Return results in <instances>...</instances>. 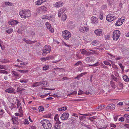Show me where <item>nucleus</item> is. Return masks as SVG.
I'll return each mask as SVG.
<instances>
[{
    "instance_id": "f257e3e1",
    "label": "nucleus",
    "mask_w": 129,
    "mask_h": 129,
    "mask_svg": "<svg viewBox=\"0 0 129 129\" xmlns=\"http://www.w3.org/2000/svg\"><path fill=\"white\" fill-rule=\"evenodd\" d=\"M19 14L22 18L26 19L31 15V12L28 10H23L19 12Z\"/></svg>"
},
{
    "instance_id": "f03ea898",
    "label": "nucleus",
    "mask_w": 129,
    "mask_h": 129,
    "mask_svg": "<svg viewBox=\"0 0 129 129\" xmlns=\"http://www.w3.org/2000/svg\"><path fill=\"white\" fill-rule=\"evenodd\" d=\"M41 123L42 124L44 129H51L52 125L49 121L47 119H43L41 121Z\"/></svg>"
},
{
    "instance_id": "7ed1b4c3",
    "label": "nucleus",
    "mask_w": 129,
    "mask_h": 129,
    "mask_svg": "<svg viewBox=\"0 0 129 129\" xmlns=\"http://www.w3.org/2000/svg\"><path fill=\"white\" fill-rule=\"evenodd\" d=\"M62 35L63 38L67 40H68L71 36L70 32L67 30L62 31Z\"/></svg>"
},
{
    "instance_id": "20e7f679",
    "label": "nucleus",
    "mask_w": 129,
    "mask_h": 129,
    "mask_svg": "<svg viewBox=\"0 0 129 129\" xmlns=\"http://www.w3.org/2000/svg\"><path fill=\"white\" fill-rule=\"evenodd\" d=\"M51 51V47L49 45H46L43 49V55L44 56L46 55L47 54L49 53Z\"/></svg>"
},
{
    "instance_id": "39448f33",
    "label": "nucleus",
    "mask_w": 129,
    "mask_h": 129,
    "mask_svg": "<svg viewBox=\"0 0 129 129\" xmlns=\"http://www.w3.org/2000/svg\"><path fill=\"white\" fill-rule=\"evenodd\" d=\"M120 35V31L118 30H114L113 33V38L114 40L117 41Z\"/></svg>"
},
{
    "instance_id": "423d86ee",
    "label": "nucleus",
    "mask_w": 129,
    "mask_h": 129,
    "mask_svg": "<svg viewBox=\"0 0 129 129\" xmlns=\"http://www.w3.org/2000/svg\"><path fill=\"white\" fill-rule=\"evenodd\" d=\"M116 18V17L114 15L111 14H110L108 15L106 17V20L109 21L111 22L114 20Z\"/></svg>"
},
{
    "instance_id": "0eeeda50",
    "label": "nucleus",
    "mask_w": 129,
    "mask_h": 129,
    "mask_svg": "<svg viewBox=\"0 0 129 129\" xmlns=\"http://www.w3.org/2000/svg\"><path fill=\"white\" fill-rule=\"evenodd\" d=\"M125 18H121L120 19H118L115 24L117 26H119L121 25L124 21Z\"/></svg>"
},
{
    "instance_id": "6e6552de",
    "label": "nucleus",
    "mask_w": 129,
    "mask_h": 129,
    "mask_svg": "<svg viewBox=\"0 0 129 129\" xmlns=\"http://www.w3.org/2000/svg\"><path fill=\"white\" fill-rule=\"evenodd\" d=\"M66 9V8L63 7L59 10L58 13V16L59 17H60L61 15L64 12Z\"/></svg>"
},
{
    "instance_id": "1a4fd4ad",
    "label": "nucleus",
    "mask_w": 129,
    "mask_h": 129,
    "mask_svg": "<svg viewBox=\"0 0 129 129\" xmlns=\"http://www.w3.org/2000/svg\"><path fill=\"white\" fill-rule=\"evenodd\" d=\"M94 33L96 35L100 36L102 34V30L101 29H98L94 31Z\"/></svg>"
},
{
    "instance_id": "9d476101",
    "label": "nucleus",
    "mask_w": 129,
    "mask_h": 129,
    "mask_svg": "<svg viewBox=\"0 0 129 129\" xmlns=\"http://www.w3.org/2000/svg\"><path fill=\"white\" fill-rule=\"evenodd\" d=\"M115 107V106L114 104H112L108 105L107 107L106 108L107 109L112 111L114 109Z\"/></svg>"
},
{
    "instance_id": "9b49d317",
    "label": "nucleus",
    "mask_w": 129,
    "mask_h": 129,
    "mask_svg": "<svg viewBox=\"0 0 129 129\" xmlns=\"http://www.w3.org/2000/svg\"><path fill=\"white\" fill-rule=\"evenodd\" d=\"M88 30V28L84 26H80L79 28V30L82 32H84L87 31Z\"/></svg>"
},
{
    "instance_id": "f8f14e48",
    "label": "nucleus",
    "mask_w": 129,
    "mask_h": 129,
    "mask_svg": "<svg viewBox=\"0 0 129 129\" xmlns=\"http://www.w3.org/2000/svg\"><path fill=\"white\" fill-rule=\"evenodd\" d=\"M69 116V113H63L62 116H61V119L63 120H64L67 119Z\"/></svg>"
},
{
    "instance_id": "ddd939ff",
    "label": "nucleus",
    "mask_w": 129,
    "mask_h": 129,
    "mask_svg": "<svg viewBox=\"0 0 129 129\" xmlns=\"http://www.w3.org/2000/svg\"><path fill=\"white\" fill-rule=\"evenodd\" d=\"M45 24L46 27L47 29H48L52 33H53L54 31L53 29L51 27V25L48 22H46Z\"/></svg>"
},
{
    "instance_id": "4468645a",
    "label": "nucleus",
    "mask_w": 129,
    "mask_h": 129,
    "mask_svg": "<svg viewBox=\"0 0 129 129\" xmlns=\"http://www.w3.org/2000/svg\"><path fill=\"white\" fill-rule=\"evenodd\" d=\"M91 20L93 24H96L98 23V18L94 16H93L92 17Z\"/></svg>"
},
{
    "instance_id": "2eb2a0df",
    "label": "nucleus",
    "mask_w": 129,
    "mask_h": 129,
    "mask_svg": "<svg viewBox=\"0 0 129 129\" xmlns=\"http://www.w3.org/2000/svg\"><path fill=\"white\" fill-rule=\"evenodd\" d=\"M15 90V89L12 87L8 88L6 89L5 90V91L10 93H13Z\"/></svg>"
},
{
    "instance_id": "dca6fc26",
    "label": "nucleus",
    "mask_w": 129,
    "mask_h": 129,
    "mask_svg": "<svg viewBox=\"0 0 129 129\" xmlns=\"http://www.w3.org/2000/svg\"><path fill=\"white\" fill-rule=\"evenodd\" d=\"M80 52L81 54L86 55H90L91 53V52H88L86 51L84 49L80 50Z\"/></svg>"
},
{
    "instance_id": "f3484780",
    "label": "nucleus",
    "mask_w": 129,
    "mask_h": 129,
    "mask_svg": "<svg viewBox=\"0 0 129 129\" xmlns=\"http://www.w3.org/2000/svg\"><path fill=\"white\" fill-rule=\"evenodd\" d=\"M63 4L62 2H58L56 3L54 6L57 8H58L62 6Z\"/></svg>"
},
{
    "instance_id": "a211bd4d",
    "label": "nucleus",
    "mask_w": 129,
    "mask_h": 129,
    "mask_svg": "<svg viewBox=\"0 0 129 129\" xmlns=\"http://www.w3.org/2000/svg\"><path fill=\"white\" fill-rule=\"evenodd\" d=\"M105 107V105H101L99 107H98L95 109L96 110L98 111H100L104 108Z\"/></svg>"
},
{
    "instance_id": "6ab92c4d",
    "label": "nucleus",
    "mask_w": 129,
    "mask_h": 129,
    "mask_svg": "<svg viewBox=\"0 0 129 129\" xmlns=\"http://www.w3.org/2000/svg\"><path fill=\"white\" fill-rule=\"evenodd\" d=\"M23 40L27 44H31L32 43H34L36 42V41H32L29 40H27L25 39L24 38L23 39Z\"/></svg>"
},
{
    "instance_id": "aec40b11",
    "label": "nucleus",
    "mask_w": 129,
    "mask_h": 129,
    "mask_svg": "<svg viewBox=\"0 0 129 129\" xmlns=\"http://www.w3.org/2000/svg\"><path fill=\"white\" fill-rule=\"evenodd\" d=\"M12 73L16 79L19 78L20 77V75L14 71H12Z\"/></svg>"
},
{
    "instance_id": "412c9836",
    "label": "nucleus",
    "mask_w": 129,
    "mask_h": 129,
    "mask_svg": "<svg viewBox=\"0 0 129 129\" xmlns=\"http://www.w3.org/2000/svg\"><path fill=\"white\" fill-rule=\"evenodd\" d=\"M18 118V117H17V118ZM17 119V118L15 117L14 116H12V121L13 122V124H17V123L18 121Z\"/></svg>"
},
{
    "instance_id": "4be33fe9",
    "label": "nucleus",
    "mask_w": 129,
    "mask_h": 129,
    "mask_svg": "<svg viewBox=\"0 0 129 129\" xmlns=\"http://www.w3.org/2000/svg\"><path fill=\"white\" fill-rule=\"evenodd\" d=\"M110 84L111 86L113 89H115L116 87V85L114 82L112 80L110 81Z\"/></svg>"
},
{
    "instance_id": "5701e85b",
    "label": "nucleus",
    "mask_w": 129,
    "mask_h": 129,
    "mask_svg": "<svg viewBox=\"0 0 129 129\" xmlns=\"http://www.w3.org/2000/svg\"><path fill=\"white\" fill-rule=\"evenodd\" d=\"M47 10V8L44 6H42L39 8V10H41L44 12H45Z\"/></svg>"
},
{
    "instance_id": "b1692460",
    "label": "nucleus",
    "mask_w": 129,
    "mask_h": 129,
    "mask_svg": "<svg viewBox=\"0 0 129 129\" xmlns=\"http://www.w3.org/2000/svg\"><path fill=\"white\" fill-rule=\"evenodd\" d=\"M85 60L87 62H89L92 60V58L91 56L88 57L86 58Z\"/></svg>"
},
{
    "instance_id": "393cba45",
    "label": "nucleus",
    "mask_w": 129,
    "mask_h": 129,
    "mask_svg": "<svg viewBox=\"0 0 129 129\" xmlns=\"http://www.w3.org/2000/svg\"><path fill=\"white\" fill-rule=\"evenodd\" d=\"M87 74V72H85L84 73H82L78 75L75 78V79H78L79 78L81 77H82L84 75H85Z\"/></svg>"
},
{
    "instance_id": "a878e982",
    "label": "nucleus",
    "mask_w": 129,
    "mask_h": 129,
    "mask_svg": "<svg viewBox=\"0 0 129 129\" xmlns=\"http://www.w3.org/2000/svg\"><path fill=\"white\" fill-rule=\"evenodd\" d=\"M122 77L123 80L125 81L128 82L129 81V79L126 75H124Z\"/></svg>"
},
{
    "instance_id": "bb28decb",
    "label": "nucleus",
    "mask_w": 129,
    "mask_h": 129,
    "mask_svg": "<svg viewBox=\"0 0 129 129\" xmlns=\"http://www.w3.org/2000/svg\"><path fill=\"white\" fill-rule=\"evenodd\" d=\"M111 78L114 81L117 82L118 80V79L115 77L113 75H112Z\"/></svg>"
},
{
    "instance_id": "cd10ccee",
    "label": "nucleus",
    "mask_w": 129,
    "mask_h": 129,
    "mask_svg": "<svg viewBox=\"0 0 129 129\" xmlns=\"http://www.w3.org/2000/svg\"><path fill=\"white\" fill-rule=\"evenodd\" d=\"M41 82V85L42 86H47V82L43 81Z\"/></svg>"
},
{
    "instance_id": "c85d7f7f",
    "label": "nucleus",
    "mask_w": 129,
    "mask_h": 129,
    "mask_svg": "<svg viewBox=\"0 0 129 129\" xmlns=\"http://www.w3.org/2000/svg\"><path fill=\"white\" fill-rule=\"evenodd\" d=\"M67 107H64L59 108L58 109V110L60 111H61L65 110L67 109Z\"/></svg>"
},
{
    "instance_id": "c756f323",
    "label": "nucleus",
    "mask_w": 129,
    "mask_h": 129,
    "mask_svg": "<svg viewBox=\"0 0 129 129\" xmlns=\"http://www.w3.org/2000/svg\"><path fill=\"white\" fill-rule=\"evenodd\" d=\"M59 124L57 123H55L54 125V126L55 129H60V126Z\"/></svg>"
},
{
    "instance_id": "7c9ffc66",
    "label": "nucleus",
    "mask_w": 129,
    "mask_h": 129,
    "mask_svg": "<svg viewBox=\"0 0 129 129\" xmlns=\"http://www.w3.org/2000/svg\"><path fill=\"white\" fill-rule=\"evenodd\" d=\"M39 85H41V82H36L33 85V87H36L39 86Z\"/></svg>"
},
{
    "instance_id": "2f4dec72",
    "label": "nucleus",
    "mask_w": 129,
    "mask_h": 129,
    "mask_svg": "<svg viewBox=\"0 0 129 129\" xmlns=\"http://www.w3.org/2000/svg\"><path fill=\"white\" fill-rule=\"evenodd\" d=\"M40 1V0H38V1H36L35 3L38 6L41 5L43 3L41 1Z\"/></svg>"
},
{
    "instance_id": "473e14b6",
    "label": "nucleus",
    "mask_w": 129,
    "mask_h": 129,
    "mask_svg": "<svg viewBox=\"0 0 129 129\" xmlns=\"http://www.w3.org/2000/svg\"><path fill=\"white\" fill-rule=\"evenodd\" d=\"M67 15L66 14H64L62 17V21H65L67 19Z\"/></svg>"
},
{
    "instance_id": "72a5a7b5",
    "label": "nucleus",
    "mask_w": 129,
    "mask_h": 129,
    "mask_svg": "<svg viewBox=\"0 0 129 129\" xmlns=\"http://www.w3.org/2000/svg\"><path fill=\"white\" fill-rule=\"evenodd\" d=\"M118 86L119 87V89H121L123 88V84L119 82L118 84Z\"/></svg>"
},
{
    "instance_id": "f704fd0d",
    "label": "nucleus",
    "mask_w": 129,
    "mask_h": 129,
    "mask_svg": "<svg viewBox=\"0 0 129 129\" xmlns=\"http://www.w3.org/2000/svg\"><path fill=\"white\" fill-rule=\"evenodd\" d=\"M19 81L20 82L22 83H26L28 82V80L26 79H21Z\"/></svg>"
},
{
    "instance_id": "c9c22d12",
    "label": "nucleus",
    "mask_w": 129,
    "mask_h": 129,
    "mask_svg": "<svg viewBox=\"0 0 129 129\" xmlns=\"http://www.w3.org/2000/svg\"><path fill=\"white\" fill-rule=\"evenodd\" d=\"M54 69L56 70L57 71H60V72H63L64 71V69L62 68H55Z\"/></svg>"
},
{
    "instance_id": "e433bc0d",
    "label": "nucleus",
    "mask_w": 129,
    "mask_h": 129,
    "mask_svg": "<svg viewBox=\"0 0 129 129\" xmlns=\"http://www.w3.org/2000/svg\"><path fill=\"white\" fill-rule=\"evenodd\" d=\"M49 67V66L48 65H46L44 66L43 67V69L44 70L46 71L47 70Z\"/></svg>"
},
{
    "instance_id": "4c0bfd02",
    "label": "nucleus",
    "mask_w": 129,
    "mask_h": 129,
    "mask_svg": "<svg viewBox=\"0 0 129 129\" xmlns=\"http://www.w3.org/2000/svg\"><path fill=\"white\" fill-rule=\"evenodd\" d=\"M6 32L9 34L11 33L13 31V29L12 28H10L6 30Z\"/></svg>"
},
{
    "instance_id": "58836bf2",
    "label": "nucleus",
    "mask_w": 129,
    "mask_h": 129,
    "mask_svg": "<svg viewBox=\"0 0 129 129\" xmlns=\"http://www.w3.org/2000/svg\"><path fill=\"white\" fill-rule=\"evenodd\" d=\"M17 102V108H19V107H20V106L21 105V103L19 101V100H16Z\"/></svg>"
},
{
    "instance_id": "ea45409f",
    "label": "nucleus",
    "mask_w": 129,
    "mask_h": 129,
    "mask_svg": "<svg viewBox=\"0 0 129 129\" xmlns=\"http://www.w3.org/2000/svg\"><path fill=\"white\" fill-rule=\"evenodd\" d=\"M103 62L105 65H109L111 67V64L108 61H104Z\"/></svg>"
},
{
    "instance_id": "a19ab883",
    "label": "nucleus",
    "mask_w": 129,
    "mask_h": 129,
    "mask_svg": "<svg viewBox=\"0 0 129 129\" xmlns=\"http://www.w3.org/2000/svg\"><path fill=\"white\" fill-rule=\"evenodd\" d=\"M39 109L40 112H41L44 110V108L42 106H40L39 107Z\"/></svg>"
},
{
    "instance_id": "79ce46f5",
    "label": "nucleus",
    "mask_w": 129,
    "mask_h": 129,
    "mask_svg": "<svg viewBox=\"0 0 129 129\" xmlns=\"http://www.w3.org/2000/svg\"><path fill=\"white\" fill-rule=\"evenodd\" d=\"M15 116L19 117H22L23 116L22 113H15Z\"/></svg>"
},
{
    "instance_id": "37998d69",
    "label": "nucleus",
    "mask_w": 129,
    "mask_h": 129,
    "mask_svg": "<svg viewBox=\"0 0 129 129\" xmlns=\"http://www.w3.org/2000/svg\"><path fill=\"white\" fill-rule=\"evenodd\" d=\"M18 71L19 72L21 73H25L28 72V70H27L25 71L18 70Z\"/></svg>"
},
{
    "instance_id": "c03bdc74",
    "label": "nucleus",
    "mask_w": 129,
    "mask_h": 129,
    "mask_svg": "<svg viewBox=\"0 0 129 129\" xmlns=\"http://www.w3.org/2000/svg\"><path fill=\"white\" fill-rule=\"evenodd\" d=\"M119 66L122 69V71H123L124 70V67L123 66H122V64L121 63H120L119 64Z\"/></svg>"
},
{
    "instance_id": "a18cd8bd",
    "label": "nucleus",
    "mask_w": 129,
    "mask_h": 129,
    "mask_svg": "<svg viewBox=\"0 0 129 129\" xmlns=\"http://www.w3.org/2000/svg\"><path fill=\"white\" fill-rule=\"evenodd\" d=\"M13 25H16L19 22L16 20H13Z\"/></svg>"
},
{
    "instance_id": "49530a36",
    "label": "nucleus",
    "mask_w": 129,
    "mask_h": 129,
    "mask_svg": "<svg viewBox=\"0 0 129 129\" xmlns=\"http://www.w3.org/2000/svg\"><path fill=\"white\" fill-rule=\"evenodd\" d=\"M97 42L96 40H94L92 43V45H93L95 46L96 45Z\"/></svg>"
},
{
    "instance_id": "de8ad7c7",
    "label": "nucleus",
    "mask_w": 129,
    "mask_h": 129,
    "mask_svg": "<svg viewBox=\"0 0 129 129\" xmlns=\"http://www.w3.org/2000/svg\"><path fill=\"white\" fill-rule=\"evenodd\" d=\"M6 68V67L5 66L0 65V69L6 70L7 69Z\"/></svg>"
},
{
    "instance_id": "09e8293b",
    "label": "nucleus",
    "mask_w": 129,
    "mask_h": 129,
    "mask_svg": "<svg viewBox=\"0 0 129 129\" xmlns=\"http://www.w3.org/2000/svg\"><path fill=\"white\" fill-rule=\"evenodd\" d=\"M50 94V93H47L46 94H45V95H41L40 96V97L42 98H44V97L46 96H47L49 94Z\"/></svg>"
},
{
    "instance_id": "8fccbe9b",
    "label": "nucleus",
    "mask_w": 129,
    "mask_h": 129,
    "mask_svg": "<svg viewBox=\"0 0 129 129\" xmlns=\"http://www.w3.org/2000/svg\"><path fill=\"white\" fill-rule=\"evenodd\" d=\"M82 63L80 61H78L75 64V66H77L81 64Z\"/></svg>"
},
{
    "instance_id": "3c124183",
    "label": "nucleus",
    "mask_w": 129,
    "mask_h": 129,
    "mask_svg": "<svg viewBox=\"0 0 129 129\" xmlns=\"http://www.w3.org/2000/svg\"><path fill=\"white\" fill-rule=\"evenodd\" d=\"M123 105V103L122 102H120L117 104V105L119 106H122Z\"/></svg>"
},
{
    "instance_id": "603ef678",
    "label": "nucleus",
    "mask_w": 129,
    "mask_h": 129,
    "mask_svg": "<svg viewBox=\"0 0 129 129\" xmlns=\"http://www.w3.org/2000/svg\"><path fill=\"white\" fill-rule=\"evenodd\" d=\"M1 73L7 74L8 73L6 71L1 70Z\"/></svg>"
},
{
    "instance_id": "864d4df0",
    "label": "nucleus",
    "mask_w": 129,
    "mask_h": 129,
    "mask_svg": "<svg viewBox=\"0 0 129 129\" xmlns=\"http://www.w3.org/2000/svg\"><path fill=\"white\" fill-rule=\"evenodd\" d=\"M58 117L59 116L58 115V114H56L54 117V119L55 120H57V119H58L59 118Z\"/></svg>"
},
{
    "instance_id": "5fc2aeb1",
    "label": "nucleus",
    "mask_w": 129,
    "mask_h": 129,
    "mask_svg": "<svg viewBox=\"0 0 129 129\" xmlns=\"http://www.w3.org/2000/svg\"><path fill=\"white\" fill-rule=\"evenodd\" d=\"M51 115L50 114H48L47 115H45L44 116L45 117L50 118L51 117Z\"/></svg>"
},
{
    "instance_id": "6e6d98bb",
    "label": "nucleus",
    "mask_w": 129,
    "mask_h": 129,
    "mask_svg": "<svg viewBox=\"0 0 129 129\" xmlns=\"http://www.w3.org/2000/svg\"><path fill=\"white\" fill-rule=\"evenodd\" d=\"M28 62H21V63H20V64L21 66H22V65L25 66L26 64H28Z\"/></svg>"
},
{
    "instance_id": "4d7b16f0",
    "label": "nucleus",
    "mask_w": 129,
    "mask_h": 129,
    "mask_svg": "<svg viewBox=\"0 0 129 129\" xmlns=\"http://www.w3.org/2000/svg\"><path fill=\"white\" fill-rule=\"evenodd\" d=\"M119 120L121 121H123L124 120V118L123 117H121L119 119Z\"/></svg>"
},
{
    "instance_id": "13d9d810",
    "label": "nucleus",
    "mask_w": 129,
    "mask_h": 129,
    "mask_svg": "<svg viewBox=\"0 0 129 129\" xmlns=\"http://www.w3.org/2000/svg\"><path fill=\"white\" fill-rule=\"evenodd\" d=\"M24 123L25 124H29V122L28 120L27 119H25Z\"/></svg>"
},
{
    "instance_id": "bf43d9fd",
    "label": "nucleus",
    "mask_w": 129,
    "mask_h": 129,
    "mask_svg": "<svg viewBox=\"0 0 129 129\" xmlns=\"http://www.w3.org/2000/svg\"><path fill=\"white\" fill-rule=\"evenodd\" d=\"M107 7V6L106 5H103L102 6L101 8L103 9H104L106 8Z\"/></svg>"
},
{
    "instance_id": "052dcab7",
    "label": "nucleus",
    "mask_w": 129,
    "mask_h": 129,
    "mask_svg": "<svg viewBox=\"0 0 129 129\" xmlns=\"http://www.w3.org/2000/svg\"><path fill=\"white\" fill-rule=\"evenodd\" d=\"M125 103L126 105H129V100L125 101Z\"/></svg>"
},
{
    "instance_id": "680f3d73",
    "label": "nucleus",
    "mask_w": 129,
    "mask_h": 129,
    "mask_svg": "<svg viewBox=\"0 0 129 129\" xmlns=\"http://www.w3.org/2000/svg\"><path fill=\"white\" fill-rule=\"evenodd\" d=\"M77 93V91H75L73 92L72 93L69 94L68 95H71L74 94H76Z\"/></svg>"
},
{
    "instance_id": "e2e57ef3",
    "label": "nucleus",
    "mask_w": 129,
    "mask_h": 129,
    "mask_svg": "<svg viewBox=\"0 0 129 129\" xmlns=\"http://www.w3.org/2000/svg\"><path fill=\"white\" fill-rule=\"evenodd\" d=\"M94 67H96L100 65V64L98 62H97L96 63L93 64Z\"/></svg>"
},
{
    "instance_id": "0e129e2a",
    "label": "nucleus",
    "mask_w": 129,
    "mask_h": 129,
    "mask_svg": "<svg viewBox=\"0 0 129 129\" xmlns=\"http://www.w3.org/2000/svg\"><path fill=\"white\" fill-rule=\"evenodd\" d=\"M19 112L20 113H21L22 111V110L21 106H20V107H19Z\"/></svg>"
},
{
    "instance_id": "69168bd1",
    "label": "nucleus",
    "mask_w": 129,
    "mask_h": 129,
    "mask_svg": "<svg viewBox=\"0 0 129 129\" xmlns=\"http://www.w3.org/2000/svg\"><path fill=\"white\" fill-rule=\"evenodd\" d=\"M23 30V29H20V28L18 30L17 32L18 33L20 34L21 33L22 31Z\"/></svg>"
},
{
    "instance_id": "338daca9",
    "label": "nucleus",
    "mask_w": 129,
    "mask_h": 129,
    "mask_svg": "<svg viewBox=\"0 0 129 129\" xmlns=\"http://www.w3.org/2000/svg\"><path fill=\"white\" fill-rule=\"evenodd\" d=\"M99 18L101 20H102L103 19V15L101 14H100L99 16Z\"/></svg>"
},
{
    "instance_id": "774afa93",
    "label": "nucleus",
    "mask_w": 129,
    "mask_h": 129,
    "mask_svg": "<svg viewBox=\"0 0 129 129\" xmlns=\"http://www.w3.org/2000/svg\"><path fill=\"white\" fill-rule=\"evenodd\" d=\"M107 127L106 126H105L104 127H100V128H98V129H105Z\"/></svg>"
}]
</instances>
